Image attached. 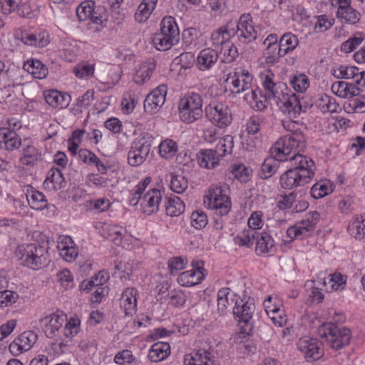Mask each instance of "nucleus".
Instances as JSON below:
<instances>
[{
  "instance_id": "obj_31",
  "label": "nucleus",
  "mask_w": 365,
  "mask_h": 365,
  "mask_svg": "<svg viewBox=\"0 0 365 365\" xmlns=\"http://www.w3.org/2000/svg\"><path fill=\"white\" fill-rule=\"evenodd\" d=\"M66 185L63 175L59 168H52L47 173L43 185L49 190H58Z\"/></svg>"
},
{
  "instance_id": "obj_63",
  "label": "nucleus",
  "mask_w": 365,
  "mask_h": 365,
  "mask_svg": "<svg viewBox=\"0 0 365 365\" xmlns=\"http://www.w3.org/2000/svg\"><path fill=\"white\" fill-rule=\"evenodd\" d=\"M186 264L187 260L181 257L171 258L168 262L170 272L172 274H177L185 267Z\"/></svg>"
},
{
  "instance_id": "obj_45",
  "label": "nucleus",
  "mask_w": 365,
  "mask_h": 365,
  "mask_svg": "<svg viewBox=\"0 0 365 365\" xmlns=\"http://www.w3.org/2000/svg\"><path fill=\"white\" fill-rule=\"evenodd\" d=\"M104 235L115 245H120L126 235V230L118 225H108L103 230Z\"/></svg>"
},
{
  "instance_id": "obj_21",
  "label": "nucleus",
  "mask_w": 365,
  "mask_h": 365,
  "mask_svg": "<svg viewBox=\"0 0 365 365\" xmlns=\"http://www.w3.org/2000/svg\"><path fill=\"white\" fill-rule=\"evenodd\" d=\"M16 38L25 45L40 48L45 47L49 43L48 34L45 31L31 33L23 31L16 34Z\"/></svg>"
},
{
  "instance_id": "obj_13",
  "label": "nucleus",
  "mask_w": 365,
  "mask_h": 365,
  "mask_svg": "<svg viewBox=\"0 0 365 365\" xmlns=\"http://www.w3.org/2000/svg\"><path fill=\"white\" fill-rule=\"evenodd\" d=\"M206 117L219 128H225L232 122V114L227 106L222 103H211L205 107Z\"/></svg>"
},
{
  "instance_id": "obj_9",
  "label": "nucleus",
  "mask_w": 365,
  "mask_h": 365,
  "mask_svg": "<svg viewBox=\"0 0 365 365\" xmlns=\"http://www.w3.org/2000/svg\"><path fill=\"white\" fill-rule=\"evenodd\" d=\"M248 229L243 230L235 237V242L240 246L250 247L256 237L259 236L257 230L261 229L262 221L261 215L257 212H253L248 219Z\"/></svg>"
},
{
  "instance_id": "obj_58",
  "label": "nucleus",
  "mask_w": 365,
  "mask_h": 365,
  "mask_svg": "<svg viewBox=\"0 0 365 365\" xmlns=\"http://www.w3.org/2000/svg\"><path fill=\"white\" fill-rule=\"evenodd\" d=\"M334 20L328 18L326 15H320L317 17L314 31L317 33H323L329 30L334 24Z\"/></svg>"
},
{
  "instance_id": "obj_3",
  "label": "nucleus",
  "mask_w": 365,
  "mask_h": 365,
  "mask_svg": "<svg viewBox=\"0 0 365 365\" xmlns=\"http://www.w3.org/2000/svg\"><path fill=\"white\" fill-rule=\"evenodd\" d=\"M179 34L175 19L165 16L160 22V32L154 36L153 42L158 50L167 51L178 42Z\"/></svg>"
},
{
  "instance_id": "obj_4",
  "label": "nucleus",
  "mask_w": 365,
  "mask_h": 365,
  "mask_svg": "<svg viewBox=\"0 0 365 365\" xmlns=\"http://www.w3.org/2000/svg\"><path fill=\"white\" fill-rule=\"evenodd\" d=\"M275 102L279 110L290 118H296L301 112L298 98L282 82L275 83Z\"/></svg>"
},
{
  "instance_id": "obj_49",
  "label": "nucleus",
  "mask_w": 365,
  "mask_h": 365,
  "mask_svg": "<svg viewBox=\"0 0 365 365\" xmlns=\"http://www.w3.org/2000/svg\"><path fill=\"white\" fill-rule=\"evenodd\" d=\"M358 70L359 68L356 66L341 65L336 69H333V75L336 78L352 79L354 82Z\"/></svg>"
},
{
  "instance_id": "obj_2",
  "label": "nucleus",
  "mask_w": 365,
  "mask_h": 365,
  "mask_svg": "<svg viewBox=\"0 0 365 365\" xmlns=\"http://www.w3.org/2000/svg\"><path fill=\"white\" fill-rule=\"evenodd\" d=\"M16 255L21 260L22 264L32 269H37L46 264L48 262V242L19 246L16 250Z\"/></svg>"
},
{
  "instance_id": "obj_51",
  "label": "nucleus",
  "mask_w": 365,
  "mask_h": 365,
  "mask_svg": "<svg viewBox=\"0 0 365 365\" xmlns=\"http://www.w3.org/2000/svg\"><path fill=\"white\" fill-rule=\"evenodd\" d=\"M272 150V147L269 149V156L264 159L258 173L259 177L263 180H267L274 175V157Z\"/></svg>"
},
{
  "instance_id": "obj_41",
  "label": "nucleus",
  "mask_w": 365,
  "mask_h": 365,
  "mask_svg": "<svg viewBox=\"0 0 365 365\" xmlns=\"http://www.w3.org/2000/svg\"><path fill=\"white\" fill-rule=\"evenodd\" d=\"M298 38L292 33L284 34L279 42L278 54L283 56L289 51H293L298 45Z\"/></svg>"
},
{
  "instance_id": "obj_33",
  "label": "nucleus",
  "mask_w": 365,
  "mask_h": 365,
  "mask_svg": "<svg viewBox=\"0 0 365 365\" xmlns=\"http://www.w3.org/2000/svg\"><path fill=\"white\" fill-rule=\"evenodd\" d=\"M336 17L343 24L355 25L360 21L361 15L360 12L354 9L350 4L344 9L337 11Z\"/></svg>"
},
{
  "instance_id": "obj_35",
  "label": "nucleus",
  "mask_w": 365,
  "mask_h": 365,
  "mask_svg": "<svg viewBox=\"0 0 365 365\" xmlns=\"http://www.w3.org/2000/svg\"><path fill=\"white\" fill-rule=\"evenodd\" d=\"M170 353L168 343L158 341L152 345L149 354V359L153 362H158L166 359Z\"/></svg>"
},
{
  "instance_id": "obj_57",
  "label": "nucleus",
  "mask_w": 365,
  "mask_h": 365,
  "mask_svg": "<svg viewBox=\"0 0 365 365\" xmlns=\"http://www.w3.org/2000/svg\"><path fill=\"white\" fill-rule=\"evenodd\" d=\"M290 83L293 88L299 92L305 91L309 86V81L305 74L294 76L291 80Z\"/></svg>"
},
{
  "instance_id": "obj_22",
  "label": "nucleus",
  "mask_w": 365,
  "mask_h": 365,
  "mask_svg": "<svg viewBox=\"0 0 365 365\" xmlns=\"http://www.w3.org/2000/svg\"><path fill=\"white\" fill-rule=\"evenodd\" d=\"M185 365H219L210 352L205 349L195 350L184 358Z\"/></svg>"
},
{
  "instance_id": "obj_23",
  "label": "nucleus",
  "mask_w": 365,
  "mask_h": 365,
  "mask_svg": "<svg viewBox=\"0 0 365 365\" xmlns=\"http://www.w3.org/2000/svg\"><path fill=\"white\" fill-rule=\"evenodd\" d=\"M347 232L351 237L365 244V214L354 216L349 222Z\"/></svg>"
},
{
  "instance_id": "obj_25",
  "label": "nucleus",
  "mask_w": 365,
  "mask_h": 365,
  "mask_svg": "<svg viewBox=\"0 0 365 365\" xmlns=\"http://www.w3.org/2000/svg\"><path fill=\"white\" fill-rule=\"evenodd\" d=\"M21 140L16 132L9 128H0V148L8 151L17 149Z\"/></svg>"
},
{
  "instance_id": "obj_17",
  "label": "nucleus",
  "mask_w": 365,
  "mask_h": 365,
  "mask_svg": "<svg viewBox=\"0 0 365 365\" xmlns=\"http://www.w3.org/2000/svg\"><path fill=\"white\" fill-rule=\"evenodd\" d=\"M167 86L162 84L153 90L144 101V109L146 113H158L165 101Z\"/></svg>"
},
{
  "instance_id": "obj_8",
  "label": "nucleus",
  "mask_w": 365,
  "mask_h": 365,
  "mask_svg": "<svg viewBox=\"0 0 365 365\" xmlns=\"http://www.w3.org/2000/svg\"><path fill=\"white\" fill-rule=\"evenodd\" d=\"M232 40L240 46L257 38V32L249 14L242 15L237 24H232Z\"/></svg>"
},
{
  "instance_id": "obj_16",
  "label": "nucleus",
  "mask_w": 365,
  "mask_h": 365,
  "mask_svg": "<svg viewBox=\"0 0 365 365\" xmlns=\"http://www.w3.org/2000/svg\"><path fill=\"white\" fill-rule=\"evenodd\" d=\"M297 349L308 362L319 359L324 354L322 343L315 339L304 336L297 342Z\"/></svg>"
},
{
  "instance_id": "obj_47",
  "label": "nucleus",
  "mask_w": 365,
  "mask_h": 365,
  "mask_svg": "<svg viewBox=\"0 0 365 365\" xmlns=\"http://www.w3.org/2000/svg\"><path fill=\"white\" fill-rule=\"evenodd\" d=\"M255 240H257L256 252L259 255L267 253L274 246L271 235L267 232L259 233V236Z\"/></svg>"
},
{
  "instance_id": "obj_11",
  "label": "nucleus",
  "mask_w": 365,
  "mask_h": 365,
  "mask_svg": "<svg viewBox=\"0 0 365 365\" xmlns=\"http://www.w3.org/2000/svg\"><path fill=\"white\" fill-rule=\"evenodd\" d=\"M206 197L208 207L215 210L217 215L224 216L230 211V200L227 195L222 193L221 187L214 185L211 186Z\"/></svg>"
},
{
  "instance_id": "obj_39",
  "label": "nucleus",
  "mask_w": 365,
  "mask_h": 365,
  "mask_svg": "<svg viewBox=\"0 0 365 365\" xmlns=\"http://www.w3.org/2000/svg\"><path fill=\"white\" fill-rule=\"evenodd\" d=\"M158 0H143L135 14V19L139 23L145 22L156 6Z\"/></svg>"
},
{
  "instance_id": "obj_50",
  "label": "nucleus",
  "mask_w": 365,
  "mask_h": 365,
  "mask_svg": "<svg viewBox=\"0 0 365 365\" xmlns=\"http://www.w3.org/2000/svg\"><path fill=\"white\" fill-rule=\"evenodd\" d=\"M230 173L234 178L245 183L250 180L252 170L244 165H235L232 166Z\"/></svg>"
},
{
  "instance_id": "obj_62",
  "label": "nucleus",
  "mask_w": 365,
  "mask_h": 365,
  "mask_svg": "<svg viewBox=\"0 0 365 365\" xmlns=\"http://www.w3.org/2000/svg\"><path fill=\"white\" fill-rule=\"evenodd\" d=\"M19 298L16 292L11 290L0 292V307H8L15 303Z\"/></svg>"
},
{
  "instance_id": "obj_52",
  "label": "nucleus",
  "mask_w": 365,
  "mask_h": 365,
  "mask_svg": "<svg viewBox=\"0 0 365 365\" xmlns=\"http://www.w3.org/2000/svg\"><path fill=\"white\" fill-rule=\"evenodd\" d=\"M331 192L329 182L320 181L315 183L311 188V195L315 199H319Z\"/></svg>"
},
{
  "instance_id": "obj_6",
  "label": "nucleus",
  "mask_w": 365,
  "mask_h": 365,
  "mask_svg": "<svg viewBox=\"0 0 365 365\" xmlns=\"http://www.w3.org/2000/svg\"><path fill=\"white\" fill-rule=\"evenodd\" d=\"M202 98L195 93L185 94L178 105L179 115L182 121L191 123L202 115Z\"/></svg>"
},
{
  "instance_id": "obj_26",
  "label": "nucleus",
  "mask_w": 365,
  "mask_h": 365,
  "mask_svg": "<svg viewBox=\"0 0 365 365\" xmlns=\"http://www.w3.org/2000/svg\"><path fill=\"white\" fill-rule=\"evenodd\" d=\"M218 58V53L215 49L205 48L199 53L196 66L202 71H208L217 63Z\"/></svg>"
},
{
  "instance_id": "obj_30",
  "label": "nucleus",
  "mask_w": 365,
  "mask_h": 365,
  "mask_svg": "<svg viewBox=\"0 0 365 365\" xmlns=\"http://www.w3.org/2000/svg\"><path fill=\"white\" fill-rule=\"evenodd\" d=\"M331 91L337 96L343 98H349L359 94V89L353 83L344 81H336L331 86Z\"/></svg>"
},
{
  "instance_id": "obj_10",
  "label": "nucleus",
  "mask_w": 365,
  "mask_h": 365,
  "mask_svg": "<svg viewBox=\"0 0 365 365\" xmlns=\"http://www.w3.org/2000/svg\"><path fill=\"white\" fill-rule=\"evenodd\" d=\"M225 82L232 93H248L252 89V76L246 70L235 71L227 74Z\"/></svg>"
},
{
  "instance_id": "obj_46",
  "label": "nucleus",
  "mask_w": 365,
  "mask_h": 365,
  "mask_svg": "<svg viewBox=\"0 0 365 365\" xmlns=\"http://www.w3.org/2000/svg\"><path fill=\"white\" fill-rule=\"evenodd\" d=\"M317 106L320 110L325 113H336L339 108V104L334 98L327 94L322 95L317 101Z\"/></svg>"
},
{
  "instance_id": "obj_38",
  "label": "nucleus",
  "mask_w": 365,
  "mask_h": 365,
  "mask_svg": "<svg viewBox=\"0 0 365 365\" xmlns=\"http://www.w3.org/2000/svg\"><path fill=\"white\" fill-rule=\"evenodd\" d=\"M37 339V334L34 331H24L19 336L17 342L10 345V349L18 346L19 349L21 351H28L36 342Z\"/></svg>"
},
{
  "instance_id": "obj_19",
  "label": "nucleus",
  "mask_w": 365,
  "mask_h": 365,
  "mask_svg": "<svg viewBox=\"0 0 365 365\" xmlns=\"http://www.w3.org/2000/svg\"><path fill=\"white\" fill-rule=\"evenodd\" d=\"M315 283L318 287H321L320 289L324 288L327 292H331L344 288L346 277L340 273H334L328 275L327 277H319Z\"/></svg>"
},
{
  "instance_id": "obj_28",
  "label": "nucleus",
  "mask_w": 365,
  "mask_h": 365,
  "mask_svg": "<svg viewBox=\"0 0 365 365\" xmlns=\"http://www.w3.org/2000/svg\"><path fill=\"white\" fill-rule=\"evenodd\" d=\"M44 98L46 103L53 108H64L71 102V96L57 90H49L44 92Z\"/></svg>"
},
{
  "instance_id": "obj_42",
  "label": "nucleus",
  "mask_w": 365,
  "mask_h": 365,
  "mask_svg": "<svg viewBox=\"0 0 365 365\" xmlns=\"http://www.w3.org/2000/svg\"><path fill=\"white\" fill-rule=\"evenodd\" d=\"M165 200V212L168 215L178 216L184 212L185 204L178 197H166Z\"/></svg>"
},
{
  "instance_id": "obj_20",
  "label": "nucleus",
  "mask_w": 365,
  "mask_h": 365,
  "mask_svg": "<svg viewBox=\"0 0 365 365\" xmlns=\"http://www.w3.org/2000/svg\"><path fill=\"white\" fill-rule=\"evenodd\" d=\"M255 306L253 299H249L244 302L243 299H237L233 307V314L238 317L239 322H244L248 326L255 310Z\"/></svg>"
},
{
  "instance_id": "obj_12",
  "label": "nucleus",
  "mask_w": 365,
  "mask_h": 365,
  "mask_svg": "<svg viewBox=\"0 0 365 365\" xmlns=\"http://www.w3.org/2000/svg\"><path fill=\"white\" fill-rule=\"evenodd\" d=\"M287 159L285 161L288 163L287 167L304 176L305 180L310 182L314 176L315 170V164L312 159L299 153H294Z\"/></svg>"
},
{
  "instance_id": "obj_43",
  "label": "nucleus",
  "mask_w": 365,
  "mask_h": 365,
  "mask_svg": "<svg viewBox=\"0 0 365 365\" xmlns=\"http://www.w3.org/2000/svg\"><path fill=\"white\" fill-rule=\"evenodd\" d=\"M153 141L152 136L144 135L136 138L131 148L147 158L150 152Z\"/></svg>"
},
{
  "instance_id": "obj_54",
  "label": "nucleus",
  "mask_w": 365,
  "mask_h": 365,
  "mask_svg": "<svg viewBox=\"0 0 365 365\" xmlns=\"http://www.w3.org/2000/svg\"><path fill=\"white\" fill-rule=\"evenodd\" d=\"M177 152V145L172 140H165L159 145V153L165 158H170L175 155Z\"/></svg>"
},
{
  "instance_id": "obj_56",
  "label": "nucleus",
  "mask_w": 365,
  "mask_h": 365,
  "mask_svg": "<svg viewBox=\"0 0 365 365\" xmlns=\"http://www.w3.org/2000/svg\"><path fill=\"white\" fill-rule=\"evenodd\" d=\"M29 0H0V4L2 5L4 12L9 13L17 9L19 11L22 9H26Z\"/></svg>"
},
{
  "instance_id": "obj_37",
  "label": "nucleus",
  "mask_w": 365,
  "mask_h": 365,
  "mask_svg": "<svg viewBox=\"0 0 365 365\" xmlns=\"http://www.w3.org/2000/svg\"><path fill=\"white\" fill-rule=\"evenodd\" d=\"M24 69L32 74L34 78L43 79L48 74V69L39 60L31 59L24 64Z\"/></svg>"
},
{
  "instance_id": "obj_32",
  "label": "nucleus",
  "mask_w": 365,
  "mask_h": 365,
  "mask_svg": "<svg viewBox=\"0 0 365 365\" xmlns=\"http://www.w3.org/2000/svg\"><path fill=\"white\" fill-rule=\"evenodd\" d=\"M232 23H227L225 26L219 28L211 34L210 41L212 46H220L232 39Z\"/></svg>"
},
{
  "instance_id": "obj_59",
  "label": "nucleus",
  "mask_w": 365,
  "mask_h": 365,
  "mask_svg": "<svg viewBox=\"0 0 365 365\" xmlns=\"http://www.w3.org/2000/svg\"><path fill=\"white\" fill-rule=\"evenodd\" d=\"M192 225L196 229H202L207 224V215L202 210H197L192 213L191 217Z\"/></svg>"
},
{
  "instance_id": "obj_1",
  "label": "nucleus",
  "mask_w": 365,
  "mask_h": 365,
  "mask_svg": "<svg viewBox=\"0 0 365 365\" xmlns=\"http://www.w3.org/2000/svg\"><path fill=\"white\" fill-rule=\"evenodd\" d=\"M273 38L274 34H269L264 41L267 48L264 52V61H262L264 70L259 75L264 93L257 88L251 89L244 96V99L252 108L259 110H264L267 106L269 100L274 98V73L271 68L274 63V51L272 48L273 43L271 41Z\"/></svg>"
},
{
  "instance_id": "obj_18",
  "label": "nucleus",
  "mask_w": 365,
  "mask_h": 365,
  "mask_svg": "<svg viewBox=\"0 0 365 365\" xmlns=\"http://www.w3.org/2000/svg\"><path fill=\"white\" fill-rule=\"evenodd\" d=\"M275 334H277L282 340L289 341L292 339L294 330L292 324L288 322L287 317L284 310L275 307Z\"/></svg>"
},
{
  "instance_id": "obj_36",
  "label": "nucleus",
  "mask_w": 365,
  "mask_h": 365,
  "mask_svg": "<svg viewBox=\"0 0 365 365\" xmlns=\"http://www.w3.org/2000/svg\"><path fill=\"white\" fill-rule=\"evenodd\" d=\"M205 275L202 271L190 269L182 272L178 277V282L184 287H192L201 282Z\"/></svg>"
},
{
  "instance_id": "obj_27",
  "label": "nucleus",
  "mask_w": 365,
  "mask_h": 365,
  "mask_svg": "<svg viewBox=\"0 0 365 365\" xmlns=\"http://www.w3.org/2000/svg\"><path fill=\"white\" fill-rule=\"evenodd\" d=\"M279 183L284 189H292L296 187L304 186L309 182L305 180L304 176L300 175L296 170L289 168L281 175Z\"/></svg>"
},
{
  "instance_id": "obj_24",
  "label": "nucleus",
  "mask_w": 365,
  "mask_h": 365,
  "mask_svg": "<svg viewBox=\"0 0 365 365\" xmlns=\"http://www.w3.org/2000/svg\"><path fill=\"white\" fill-rule=\"evenodd\" d=\"M162 195L158 190L152 189L146 192L140 202L143 213L150 215L158 210Z\"/></svg>"
},
{
  "instance_id": "obj_53",
  "label": "nucleus",
  "mask_w": 365,
  "mask_h": 365,
  "mask_svg": "<svg viewBox=\"0 0 365 365\" xmlns=\"http://www.w3.org/2000/svg\"><path fill=\"white\" fill-rule=\"evenodd\" d=\"M365 39V36L362 34L349 38L348 40L342 43L341 46V51L349 53L352 52L362 41Z\"/></svg>"
},
{
  "instance_id": "obj_14",
  "label": "nucleus",
  "mask_w": 365,
  "mask_h": 365,
  "mask_svg": "<svg viewBox=\"0 0 365 365\" xmlns=\"http://www.w3.org/2000/svg\"><path fill=\"white\" fill-rule=\"evenodd\" d=\"M76 14L80 21L91 19L95 24L103 25L107 21V16L103 7H98L95 11V2L85 1L76 9Z\"/></svg>"
},
{
  "instance_id": "obj_61",
  "label": "nucleus",
  "mask_w": 365,
  "mask_h": 365,
  "mask_svg": "<svg viewBox=\"0 0 365 365\" xmlns=\"http://www.w3.org/2000/svg\"><path fill=\"white\" fill-rule=\"evenodd\" d=\"M320 215L317 211L309 212L301 222L309 232H312L319 221Z\"/></svg>"
},
{
  "instance_id": "obj_5",
  "label": "nucleus",
  "mask_w": 365,
  "mask_h": 365,
  "mask_svg": "<svg viewBox=\"0 0 365 365\" xmlns=\"http://www.w3.org/2000/svg\"><path fill=\"white\" fill-rule=\"evenodd\" d=\"M318 334L331 348L338 350L349 343L351 331L346 327H338L332 323L324 324L318 329Z\"/></svg>"
},
{
  "instance_id": "obj_55",
  "label": "nucleus",
  "mask_w": 365,
  "mask_h": 365,
  "mask_svg": "<svg viewBox=\"0 0 365 365\" xmlns=\"http://www.w3.org/2000/svg\"><path fill=\"white\" fill-rule=\"evenodd\" d=\"M187 180L182 175H176L172 177L170 188L176 193H182L187 187Z\"/></svg>"
},
{
  "instance_id": "obj_60",
  "label": "nucleus",
  "mask_w": 365,
  "mask_h": 365,
  "mask_svg": "<svg viewBox=\"0 0 365 365\" xmlns=\"http://www.w3.org/2000/svg\"><path fill=\"white\" fill-rule=\"evenodd\" d=\"M57 280L65 289H71L74 287L73 276L68 269L59 272L57 274Z\"/></svg>"
},
{
  "instance_id": "obj_34",
  "label": "nucleus",
  "mask_w": 365,
  "mask_h": 365,
  "mask_svg": "<svg viewBox=\"0 0 365 365\" xmlns=\"http://www.w3.org/2000/svg\"><path fill=\"white\" fill-rule=\"evenodd\" d=\"M26 199L30 207L36 210L47 207L48 202L43 194L30 187L26 191Z\"/></svg>"
},
{
  "instance_id": "obj_48",
  "label": "nucleus",
  "mask_w": 365,
  "mask_h": 365,
  "mask_svg": "<svg viewBox=\"0 0 365 365\" xmlns=\"http://www.w3.org/2000/svg\"><path fill=\"white\" fill-rule=\"evenodd\" d=\"M233 148V138L231 135H226L217 140V143L213 149V151L220 158L225 155L227 153H230Z\"/></svg>"
},
{
  "instance_id": "obj_44",
  "label": "nucleus",
  "mask_w": 365,
  "mask_h": 365,
  "mask_svg": "<svg viewBox=\"0 0 365 365\" xmlns=\"http://www.w3.org/2000/svg\"><path fill=\"white\" fill-rule=\"evenodd\" d=\"M197 159L202 168L210 169L218 164L220 157L213 151V149H209L201 150Z\"/></svg>"
},
{
  "instance_id": "obj_64",
  "label": "nucleus",
  "mask_w": 365,
  "mask_h": 365,
  "mask_svg": "<svg viewBox=\"0 0 365 365\" xmlns=\"http://www.w3.org/2000/svg\"><path fill=\"white\" fill-rule=\"evenodd\" d=\"M295 200H297V194L294 192L282 195L277 201V207L282 210L292 208Z\"/></svg>"
},
{
  "instance_id": "obj_40",
  "label": "nucleus",
  "mask_w": 365,
  "mask_h": 365,
  "mask_svg": "<svg viewBox=\"0 0 365 365\" xmlns=\"http://www.w3.org/2000/svg\"><path fill=\"white\" fill-rule=\"evenodd\" d=\"M42 160L41 152L34 145H29L23 148L20 162L24 165H34Z\"/></svg>"
},
{
  "instance_id": "obj_29",
  "label": "nucleus",
  "mask_w": 365,
  "mask_h": 365,
  "mask_svg": "<svg viewBox=\"0 0 365 365\" xmlns=\"http://www.w3.org/2000/svg\"><path fill=\"white\" fill-rule=\"evenodd\" d=\"M137 290L134 288L125 289L121 294L120 304L125 315H133L137 309Z\"/></svg>"
},
{
  "instance_id": "obj_15",
  "label": "nucleus",
  "mask_w": 365,
  "mask_h": 365,
  "mask_svg": "<svg viewBox=\"0 0 365 365\" xmlns=\"http://www.w3.org/2000/svg\"><path fill=\"white\" fill-rule=\"evenodd\" d=\"M66 314L53 313L40 319V325L46 336L48 338L61 339V329L66 322Z\"/></svg>"
},
{
  "instance_id": "obj_7",
  "label": "nucleus",
  "mask_w": 365,
  "mask_h": 365,
  "mask_svg": "<svg viewBox=\"0 0 365 365\" xmlns=\"http://www.w3.org/2000/svg\"><path fill=\"white\" fill-rule=\"evenodd\" d=\"M305 138L300 133L287 135L275 143V160L286 161L294 153H299L304 147Z\"/></svg>"
}]
</instances>
